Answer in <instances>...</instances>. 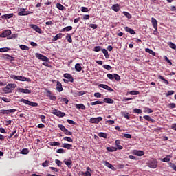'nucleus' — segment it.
<instances>
[{
  "mask_svg": "<svg viewBox=\"0 0 176 176\" xmlns=\"http://www.w3.org/2000/svg\"><path fill=\"white\" fill-rule=\"evenodd\" d=\"M10 78L14 80H20V82H31L29 78L24 77L23 76H16L14 74H11Z\"/></svg>",
  "mask_w": 176,
  "mask_h": 176,
  "instance_id": "f257e3e1",
  "label": "nucleus"
},
{
  "mask_svg": "<svg viewBox=\"0 0 176 176\" xmlns=\"http://www.w3.org/2000/svg\"><path fill=\"white\" fill-rule=\"evenodd\" d=\"M146 164L150 168H156L157 167V164H159V162H157V160L155 158H151L148 160Z\"/></svg>",
  "mask_w": 176,
  "mask_h": 176,
  "instance_id": "f03ea898",
  "label": "nucleus"
},
{
  "mask_svg": "<svg viewBox=\"0 0 176 176\" xmlns=\"http://www.w3.org/2000/svg\"><path fill=\"white\" fill-rule=\"evenodd\" d=\"M52 113L56 116H58V118H64V116H65V113L61 112V111L57 110L56 109H52Z\"/></svg>",
  "mask_w": 176,
  "mask_h": 176,
  "instance_id": "7ed1b4c3",
  "label": "nucleus"
},
{
  "mask_svg": "<svg viewBox=\"0 0 176 176\" xmlns=\"http://www.w3.org/2000/svg\"><path fill=\"white\" fill-rule=\"evenodd\" d=\"M21 102H23V104H25L26 105H30V107H38V103L31 102V101L25 100V99H21Z\"/></svg>",
  "mask_w": 176,
  "mask_h": 176,
  "instance_id": "20e7f679",
  "label": "nucleus"
},
{
  "mask_svg": "<svg viewBox=\"0 0 176 176\" xmlns=\"http://www.w3.org/2000/svg\"><path fill=\"white\" fill-rule=\"evenodd\" d=\"M102 120V118L101 117H98V118H91L89 120L90 123H93L95 124H98Z\"/></svg>",
  "mask_w": 176,
  "mask_h": 176,
  "instance_id": "39448f33",
  "label": "nucleus"
},
{
  "mask_svg": "<svg viewBox=\"0 0 176 176\" xmlns=\"http://www.w3.org/2000/svg\"><path fill=\"white\" fill-rule=\"evenodd\" d=\"M36 57H37L38 60H42V61H46V62L49 61V58L39 53H36Z\"/></svg>",
  "mask_w": 176,
  "mask_h": 176,
  "instance_id": "423d86ee",
  "label": "nucleus"
},
{
  "mask_svg": "<svg viewBox=\"0 0 176 176\" xmlns=\"http://www.w3.org/2000/svg\"><path fill=\"white\" fill-rule=\"evenodd\" d=\"M30 27L32 28V30L36 31V32H38V34H41L42 29H41V28H39V26H38L36 25L32 24L30 25Z\"/></svg>",
  "mask_w": 176,
  "mask_h": 176,
  "instance_id": "0eeeda50",
  "label": "nucleus"
},
{
  "mask_svg": "<svg viewBox=\"0 0 176 176\" xmlns=\"http://www.w3.org/2000/svg\"><path fill=\"white\" fill-rule=\"evenodd\" d=\"M12 34V31L10 30H8L4 31L1 34H0V38H6L9 36V35Z\"/></svg>",
  "mask_w": 176,
  "mask_h": 176,
  "instance_id": "6e6552de",
  "label": "nucleus"
},
{
  "mask_svg": "<svg viewBox=\"0 0 176 176\" xmlns=\"http://www.w3.org/2000/svg\"><path fill=\"white\" fill-rule=\"evenodd\" d=\"M63 163H65V164L66 166H67L68 168H72V160L69 159V160H64Z\"/></svg>",
  "mask_w": 176,
  "mask_h": 176,
  "instance_id": "1a4fd4ad",
  "label": "nucleus"
},
{
  "mask_svg": "<svg viewBox=\"0 0 176 176\" xmlns=\"http://www.w3.org/2000/svg\"><path fill=\"white\" fill-rule=\"evenodd\" d=\"M133 155L135 156H144L145 155V152L141 150H135L133 151Z\"/></svg>",
  "mask_w": 176,
  "mask_h": 176,
  "instance_id": "9d476101",
  "label": "nucleus"
},
{
  "mask_svg": "<svg viewBox=\"0 0 176 176\" xmlns=\"http://www.w3.org/2000/svg\"><path fill=\"white\" fill-rule=\"evenodd\" d=\"M99 87H101L102 89H104L105 90H108L109 91H113V89L111 88V87L105 84H100Z\"/></svg>",
  "mask_w": 176,
  "mask_h": 176,
  "instance_id": "9b49d317",
  "label": "nucleus"
},
{
  "mask_svg": "<svg viewBox=\"0 0 176 176\" xmlns=\"http://www.w3.org/2000/svg\"><path fill=\"white\" fill-rule=\"evenodd\" d=\"M151 23H152L153 27H154V29L155 30V31H157V20H156V19L152 17Z\"/></svg>",
  "mask_w": 176,
  "mask_h": 176,
  "instance_id": "f8f14e48",
  "label": "nucleus"
},
{
  "mask_svg": "<svg viewBox=\"0 0 176 176\" xmlns=\"http://www.w3.org/2000/svg\"><path fill=\"white\" fill-rule=\"evenodd\" d=\"M171 157H173V156L171 155H168L166 156V157L161 159V162H164V163H168V162H170V160H171Z\"/></svg>",
  "mask_w": 176,
  "mask_h": 176,
  "instance_id": "ddd939ff",
  "label": "nucleus"
},
{
  "mask_svg": "<svg viewBox=\"0 0 176 176\" xmlns=\"http://www.w3.org/2000/svg\"><path fill=\"white\" fill-rule=\"evenodd\" d=\"M56 90L59 91V93H61L63 91V85H61V82L60 81L56 82Z\"/></svg>",
  "mask_w": 176,
  "mask_h": 176,
  "instance_id": "4468645a",
  "label": "nucleus"
},
{
  "mask_svg": "<svg viewBox=\"0 0 176 176\" xmlns=\"http://www.w3.org/2000/svg\"><path fill=\"white\" fill-rule=\"evenodd\" d=\"M18 91L19 93H24V94H30V93H31V90L24 89V88H19L18 89Z\"/></svg>",
  "mask_w": 176,
  "mask_h": 176,
  "instance_id": "2eb2a0df",
  "label": "nucleus"
},
{
  "mask_svg": "<svg viewBox=\"0 0 176 176\" xmlns=\"http://www.w3.org/2000/svg\"><path fill=\"white\" fill-rule=\"evenodd\" d=\"M64 78H66V79H68V80H69V82H74V77H72V76L68 73H66L64 74Z\"/></svg>",
  "mask_w": 176,
  "mask_h": 176,
  "instance_id": "dca6fc26",
  "label": "nucleus"
},
{
  "mask_svg": "<svg viewBox=\"0 0 176 176\" xmlns=\"http://www.w3.org/2000/svg\"><path fill=\"white\" fill-rule=\"evenodd\" d=\"M3 90L5 93H12V89H10V85H9V84L3 88Z\"/></svg>",
  "mask_w": 176,
  "mask_h": 176,
  "instance_id": "f3484780",
  "label": "nucleus"
},
{
  "mask_svg": "<svg viewBox=\"0 0 176 176\" xmlns=\"http://www.w3.org/2000/svg\"><path fill=\"white\" fill-rule=\"evenodd\" d=\"M124 30L126 32H129V34H131V35H134L135 34V32L134 31V30L129 27H125Z\"/></svg>",
  "mask_w": 176,
  "mask_h": 176,
  "instance_id": "a211bd4d",
  "label": "nucleus"
},
{
  "mask_svg": "<svg viewBox=\"0 0 176 176\" xmlns=\"http://www.w3.org/2000/svg\"><path fill=\"white\" fill-rule=\"evenodd\" d=\"M28 13L25 11V9H21V11L18 13V16H28Z\"/></svg>",
  "mask_w": 176,
  "mask_h": 176,
  "instance_id": "6ab92c4d",
  "label": "nucleus"
},
{
  "mask_svg": "<svg viewBox=\"0 0 176 176\" xmlns=\"http://www.w3.org/2000/svg\"><path fill=\"white\" fill-rule=\"evenodd\" d=\"M104 102H106V104H113L114 101L109 98H106L103 100Z\"/></svg>",
  "mask_w": 176,
  "mask_h": 176,
  "instance_id": "aec40b11",
  "label": "nucleus"
},
{
  "mask_svg": "<svg viewBox=\"0 0 176 176\" xmlns=\"http://www.w3.org/2000/svg\"><path fill=\"white\" fill-rule=\"evenodd\" d=\"M76 107L77 108V109H82V110L86 109V107L84 106L83 104H76Z\"/></svg>",
  "mask_w": 176,
  "mask_h": 176,
  "instance_id": "412c9836",
  "label": "nucleus"
},
{
  "mask_svg": "<svg viewBox=\"0 0 176 176\" xmlns=\"http://www.w3.org/2000/svg\"><path fill=\"white\" fill-rule=\"evenodd\" d=\"M106 149L108 152H116L118 151L116 147H107Z\"/></svg>",
  "mask_w": 176,
  "mask_h": 176,
  "instance_id": "4be33fe9",
  "label": "nucleus"
},
{
  "mask_svg": "<svg viewBox=\"0 0 176 176\" xmlns=\"http://www.w3.org/2000/svg\"><path fill=\"white\" fill-rule=\"evenodd\" d=\"M75 69L77 72H80L82 71V66L79 63L75 65Z\"/></svg>",
  "mask_w": 176,
  "mask_h": 176,
  "instance_id": "5701e85b",
  "label": "nucleus"
},
{
  "mask_svg": "<svg viewBox=\"0 0 176 176\" xmlns=\"http://www.w3.org/2000/svg\"><path fill=\"white\" fill-rule=\"evenodd\" d=\"M49 145H50V146H60V142H50L49 143Z\"/></svg>",
  "mask_w": 176,
  "mask_h": 176,
  "instance_id": "b1692460",
  "label": "nucleus"
},
{
  "mask_svg": "<svg viewBox=\"0 0 176 176\" xmlns=\"http://www.w3.org/2000/svg\"><path fill=\"white\" fill-rule=\"evenodd\" d=\"M144 119H145V120H147L148 122H152V123H153V122H155V120L152 119V118H151V116H144Z\"/></svg>",
  "mask_w": 176,
  "mask_h": 176,
  "instance_id": "393cba45",
  "label": "nucleus"
},
{
  "mask_svg": "<svg viewBox=\"0 0 176 176\" xmlns=\"http://www.w3.org/2000/svg\"><path fill=\"white\" fill-rule=\"evenodd\" d=\"M145 51L146 52V53H149V54H152V56H156V53L153 52V50L149 48H146Z\"/></svg>",
  "mask_w": 176,
  "mask_h": 176,
  "instance_id": "a878e982",
  "label": "nucleus"
},
{
  "mask_svg": "<svg viewBox=\"0 0 176 176\" xmlns=\"http://www.w3.org/2000/svg\"><path fill=\"white\" fill-rule=\"evenodd\" d=\"M102 104H104V102H101V101H95V102H91V105L94 106V105H102Z\"/></svg>",
  "mask_w": 176,
  "mask_h": 176,
  "instance_id": "bb28decb",
  "label": "nucleus"
},
{
  "mask_svg": "<svg viewBox=\"0 0 176 176\" xmlns=\"http://www.w3.org/2000/svg\"><path fill=\"white\" fill-rule=\"evenodd\" d=\"M80 174L82 176H91V173L89 171H86V172L82 171L80 173Z\"/></svg>",
  "mask_w": 176,
  "mask_h": 176,
  "instance_id": "cd10ccee",
  "label": "nucleus"
},
{
  "mask_svg": "<svg viewBox=\"0 0 176 176\" xmlns=\"http://www.w3.org/2000/svg\"><path fill=\"white\" fill-rule=\"evenodd\" d=\"M102 52L103 53V54H104V57L106 58H109V54H108V50H107L106 49H102Z\"/></svg>",
  "mask_w": 176,
  "mask_h": 176,
  "instance_id": "c85d7f7f",
  "label": "nucleus"
},
{
  "mask_svg": "<svg viewBox=\"0 0 176 176\" xmlns=\"http://www.w3.org/2000/svg\"><path fill=\"white\" fill-rule=\"evenodd\" d=\"M158 78H159V79H161V80H163V82H164V83H165V85H168L170 83V82H168V80L165 79V78L163 77L162 76L159 75Z\"/></svg>",
  "mask_w": 176,
  "mask_h": 176,
  "instance_id": "c756f323",
  "label": "nucleus"
},
{
  "mask_svg": "<svg viewBox=\"0 0 176 176\" xmlns=\"http://www.w3.org/2000/svg\"><path fill=\"white\" fill-rule=\"evenodd\" d=\"M21 153L22 155H28V153H30V150H28V148H23L21 151Z\"/></svg>",
  "mask_w": 176,
  "mask_h": 176,
  "instance_id": "7c9ffc66",
  "label": "nucleus"
},
{
  "mask_svg": "<svg viewBox=\"0 0 176 176\" xmlns=\"http://www.w3.org/2000/svg\"><path fill=\"white\" fill-rule=\"evenodd\" d=\"M112 9L113 10H114V12H119V10H120V8H119V5H113L112 6Z\"/></svg>",
  "mask_w": 176,
  "mask_h": 176,
  "instance_id": "2f4dec72",
  "label": "nucleus"
},
{
  "mask_svg": "<svg viewBox=\"0 0 176 176\" xmlns=\"http://www.w3.org/2000/svg\"><path fill=\"white\" fill-rule=\"evenodd\" d=\"M63 145V148H65L66 149H69L70 148H72V144H69L68 143H64Z\"/></svg>",
  "mask_w": 176,
  "mask_h": 176,
  "instance_id": "473e14b6",
  "label": "nucleus"
},
{
  "mask_svg": "<svg viewBox=\"0 0 176 176\" xmlns=\"http://www.w3.org/2000/svg\"><path fill=\"white\" fill-rule=\"evenodd\" d=\"M9 50H10V48L8 47L0 48V53H5L6 52H9Z\"/></svg>",
  "mask_w": 176,
  "mask_h": 176,
  "instance_id": "72a5a7b5",
  "label": "nucleus"
},
{
  "mask_svg": "<svg viewBox=\"0 0 176 176\" xmlns=\"http://www.w3.org/2000/svg\"><path fill=\"white\" fill-rule=\"evenodd\" d=\"M58 127L60 129V130H61V131H63V133L67 130V128H65V126H64V125L63 124H58Z\"/></svg>",
  "mask_w": 176,
  "mask_h": 176,
  "instance_id": "f704fd0d",
  "label": "nucleus"
},
{
  "mask_svg": "<svg viewBox=\"0 0 176 176\" xmlns=\"http://www.w3.org/2000/svg\"><path fill=\"white\" fill-rule=\"evenodd\" d=\"M4 58H6V60H10V61H13V60H14V58L12 57L8 54L5 55Z\"/></svg>",
  "mask_w": 176,
  "mask_h": 176,
  "instance_id": "c9c22d12",
  "label": "nucleus"
},
{
  "mask_svg": "<svg viewBox=\"0 0 176 176\" xmlns=\"http://www.w3.org/2000/svg\"><path fill=\"white\" fill-rule=\"evenodd\" d=\"M19 47L21 49V50H30V47H28L27 45H21Z\"/></svg>",
  "mask_w": 176,
  "mask_h": 176,
  "instance_id": "e433bc0d",
  "label": "nucleus"
},
{
  "mask_svg": "<svg viewBox=\"0 0 176 176\" xmlns=\"http://www.w3.org/2000/svg\"><path fill=\"white\" fill-rule=\"evenodd\" d=\"M56 7L59 10H64V9H65V7H64L63 5H61L60 3H57L56 4Z\"/></svg>",
  "mask_w": 176,
  "mask_h": 176,
  "instance_id": "4c0bfd02",
  "label": "nucleus"
},
{
  "mask_svg": "<svg viewBox=\"0 0 176 176\" xmlns=\"http://www.w3.org/2000/svg\"><path fill=\"white\" fill-rule=\"evenodd\" d=\"M62 35H63V34H61V33L56 34L54 38V41H58V39H61Z\"/></svg>",
  "mask_w": 176,
  "mask_h": 176,
  "instance_id": "58836bf2",
  "label": "nucleus"
},
{
  "mask_svg": "<svg viewBox=\"0 0 176 176\" xmlns=\"http://www.w3.org/2000/svg\"><path fill=\"white\" fill-rule=\"evenodd\" d=\"M168 46H169L171 49H174L175 50H176V45L174 44V43H173V42L168 43Z\"/></svg>",
  "mask_w": 176,
  "mask_h": 176,
  "instance_id": "ea45409f",
  "label": "nucleus"
},
{
  "mask_svg": "<svg viewBox=\"0 0 176 176\" xmlns=\"http://www.w3.org/2000/svg\"><path fill=\"white\" fill-rule=\"evenodd\" d=\"M0 98L2 101H4V102H10L11 101L10 98H8L6 97H1Z\"/></svg>",
  "mask_w": 176,
  "mask_h": 176,
  "instance_id": "a19ab883",
  "label": "nucleus"
},
{
  "mask_svg": "<svg viewBox=\"0 0 176 176\" xmlns=\"http://www.w3.org/2000/svg\"><path fill=\"white\" fill-rule=\"evenodd\" d=\"M98 136L100 137V138H107V133L102 132L99 133Z\"/></svg>",
  "mask_w": 176,
  "mask_h": 176,
  "instance_id": "79ce46f5",
  "label": "nucleus"
},
{
  "mask_svg": "<svg viewBox=\"0 0 176 176\" xmlns=\"http://www.w3.org/2000/svg\"><path fill=\"white\" fill-rule=\"evenodd\" d=\"M129 94H131V96H138V94H140V91H131L129 92Z\"/></svg>",
  "mask_w": 176,
  "mask_h": 176,
  "instance_id": "37998d69",
  "label": "nucleus"
},
{
  "mask_svg": "<svg viewBox=\"0 0 176 176\" xmlns=\"http://www.w3.org/2000/svg\"><path fill=\"white\" fill-rule=\"evenodd\" d=\"M123 14L126 16V17L129 19H131V14H130V13H129L128 12L124 11Z\"/></svg>",
  "mask_w": 176,
  "mask_h": 176,
  "instance_id": "c03bdc74",
  "label": "nucleus"
},
{
  "mask_svg": "<svg viewBox=\"0 0 176 176\" xmlns=\"http://www.w3.org/2000/svg\"><path fill=\"white\" fill-rule=\"evenodd\" d=\"M64 141H67L68 142H74V140L69 137H65L63 138Z\"/></svg>",
  "mask_w": 176,
  "mask_h": 176,
  "instance_id": "a18cd8bd",
  "label": "nucleus"
},
{
  "mask_svg": "<svg viewBox=\"0 0 176 176\" xmlns=\"http://www.w3.org/2000/svg\"><path fill=\"white\" fill-rule=\"evenodd\" d=\"M103 68H104L107 71H111V69H112V67H111V65H104Z\"/></svg>",
  "mask_w": 176,
  "mask_h": 176,
  "instance_id": "49530a36",
  "label": "nucleus"
},
{
  "mask_svg": "<svg viewBox=\"0 0 176 176\" xmlns=\"http://www.w3.org/2000/svg\"><path fill=\"white\" fill-rule=\"evenodd\" d=\"M133 112H134V113L141 114V113H142V110H141L140 109H134Z\"/></svg>",
  "mask_w": 176,
  "mask_h": 176,
  "instance_id": "de8ad7c7",
  "label": "nucleus"
},
{
  "mask_svg": "<svg viewBox=\"0 0 176 176\" xmlns=\"http://www.w3.org/2000/svg\"><path fill=\"white\" fill-rule=\"evenodd\" d=\"M107 78H109V79H110L111 80H113V79H114V74H107Z\"/></svg>",
  "mask_w": 176,
  "mask_h": 176,
  "instance_id": "09e8293b",
  "label": "nucleus"
},
{
  "mask_svg": "<svg viewBox=\"0 0 176 176\" xmlns=\"http://www.w3.org/2000/svg\"><path fill=\"white\" fill-rule=\"evenodd\" d=\"M3 17H5V19H12V17H13V14H7L3 15Z\"/></svg>",
  "mask_w": 176,
  "mask_h": 176,
  "instance_id": "8fccbe9b",
  "label": "nucleus"
},
{
  "mask_svg": "<svg viewBox=\"0 0 176 176\" xmlns=\"http://www.w3.org/2000/svg\"><path fill=\"white\" fill-rule=\"evenodd\" d=\"M114 79L119 82V80H120V76H119V74H114Z\"/></svg>",
  "mask_w": 176,
  "mask_h": 176,
  "instance_id": "3c124183",
  "label": "nucleus"
},
{
  "mask_svg": "<svg viewBox=\"0 0 176 176\" xmlns=\"http://www.w3.org/2000/svg\"><path fill=\"white\" fill-rule=\"evenodd\" d=\"M72 30V26H67L64 28L62 31H71Z\"/></svg>",
  "mask_w": 176,
  "mask_h": 176,
  "instance_id": "603ef678",
  "label": "nucleus"
},
{
  "mask_svg": "<svg viewBox=\"0 0 176 176\" xmlns=\"http://www.w3.org/2000/svg\"><path fill=\"white\" fill-rule=\"evenodd\" d=\"M81 12H83L84 13H87V12H89V8L86 7H81Z\"/></svg>",
  "mask_w": 176,
  "mask_h": 176,
  "instance_id": "864d4df0",
  "label": "nucleus"
},
{
  "mask_svg": "<svg viewBox=\"0 0 176 176\" xmlns=\"http://www.w3.org/2000/svg\"><path fill=\"white\" fill-rule=\"evenodd\" d=\"M16 109H10V110H6L7 112V115H9V113H14V112H16Z\"/></svg>",
  "mask_w": 176,
  "mask_h": 176,
  "instance_id": "5fc2aeb1",
  "label": "nucleus"
},
{
  "mask_svg": "<svg viewBox=\"0 0 176 176\" xmlns=\"http://www.w3.org/2000/svg\"><path fill=\"white\" fill-rule=\"evenodd\" d=\"M50 164V162L48 160H45V162L42 164L43 167H47Z\"/></svg>",
  "mask_w": 176,
  "mask_h": 176,
  "instance_id": "6e6d98bb",
  "label": "nucleus"
},
{
  "mask_svg": "<svg viewBox=\"0 0 176 176\" xmlns=\"http://www.w3.org/2000/svg\"><path fill=\"white\" fill-rule=\"evenodd\" d=\"M122 115L126 119H130V114L129 113H122Z\"/></svg>",
  "mask_w": 176,
  "mask_h": 176,
  "instance_id": "4d7b16f0",
  "label": "nucleus"
},
{
  "mask_svg": "<svg viewBox=\"0 0 176 176\" xmlns=\"http://www.w3.org/2000/svg\"><path fill=\"white\" fill-rule=\"evenodd\" d=\"M55 163L57 164V166H58V167H61V164H63V162L58 160H56Z\"/></svg>",
  "mask_w": 176,
  "mask_h": 176,
  "instance_id": "13d9d810",
  "label": "nucleus"
},
{
  "mask_svg": "<svg viewBox=\"0 0 176 176\" xmlns=\"http://www.w3.org/2000/svg\"><path fill=\"white\" fill-rule=\"evenodd\" d=\"M101 50V46H96L94 48V52H100Z\"/></svg>",
  "mask_w": 176,
  "mask_h": 176,
  "instance_id": "bf43d9fd",
  "label": "nucleus"
},
{
  "mask_svg": "<svg viewBox=\"0 0 176 176\" xmlns=\"http://www.w3.org/2000/svg\"><path fill=\"white\" fill-rule=\"evenodd\" d=\"M16 133H17V130H14L12 133L8 136V138H12V137H13V135H14L16 134Z\"/></svg>",
  "mask_w": 176,
  "mask_h": 176,
  "instance_id": "052dcab7",
  "label": "nucleus"
},
{
  "mask_svg": "<svg viewBox=\"0 0 176 176\" xmlns=\"http://www.w3.org/2000/svg\"><path fill=\"white\" fill-rule=\"evenodd\" d=\"M64 133H65L66 135H72V132L68 131V129H66L65 131L64 132Z\"/></svg>",
  "mask_w": 176,
  "mask_h": 176,
  "instance_id": "680f3d73",
  "label": "nucleus"
},
{
  "mask_svg": "<svg viewBox=\"0 0 176 176\" xmlns=\"http://www.w3.org/2000/svg\"><path fill=\"white\" fill-rule=\"evenodd\" d=\"M94 97H96V98H101V94L99 92L95 93Z\"/></svg>",
  "mask_w": 176,
  "mask_h": 176,
  "instance_id": "e2e57ef3",
  "label": "nucleus"
},
{
  "mask_svg": "<svg viewBox=\"0 0 176 176\" xmlns=\"http://www.w3.org/2000/svg\"><path fill=\"white\" fill-rule=\"evenodd\" d=\"M104 165L106 166V167H108L109 168H111L112 167V164H111L108 162H104Z\"/></svg>",
  "mask_w": 176,
  "mask_h": 176,
  "instance_id": "0e129e2a",
  "label": "nucleus"
},
{
  "mask_svg": "<svg viewBox=\"0 0 176 176\" xmlns=\"http://www.w3.org/2000/svg\"><path fill=\"white\" fill-rule=\"evenodd\" d=\"M173 94H174V91H168L166 96L168 97V96H173Z\"/></svg>",
  "mask_w": 176,
  "mask_h": 176,
  "instance_id": "69168bd1",
  "label": "nucleus"
},
{
  "mask_svg": "<svg viewBox=\"0 0 176 176\" xmlns=\"http://www.w3.org/2000/svg\"><path fill=\"white\" fill-rule=\"evenodd\" d=\"M170 129L176 131V123L172 124L170 126Z\"/></svg>",
  "mask_w": 176,
  "mask_h": 176,
  "instance_id": "338daca9",
  "label": "nucleus"
},
{
  "mask_svg": "<svg viewBox=\"0 0 176 176\" xmlns=\"http://www.w3.org/2000/svg\"><path fill=\"white\" fill-rule=\"evenodd\" d=\"M168 108H170L171 109L175 108V103H170L168 104Z\"/></svg>",
  "mask_w": 176,
  "mask_h": 176,
  "instance_id": "774afa93",
  "label": "nucleus"
}]
</instances>
